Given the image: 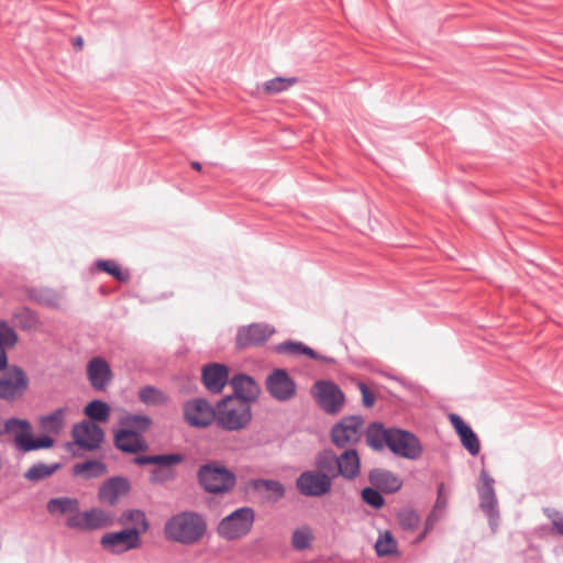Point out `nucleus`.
<instances>
[{
  "label": "nucleus",
  "instance_id": "nucleus-1",
  "mask_svg": "<svg viewBox=\"0 0 563 563\" xmlns=\"http://www.w3.org/2000/svg\"><path fill=\"white\" fill-rule=\"evenodd\" d=\"M206 531L203 519L194 512H181L172 517L166 526L165 533L168 539L190 544L197 542Z\"/></svg>",
  "mask_w": 563,
  "mask_h": 563
},
{
  "label": "nucleus",
  "instance_id": "nucleus-2",
  "mask_svg": "<svg viewBox=\"0 0 563 563\" xmlns=\"http://www.w3.org/2000/svg\"><path fill=\"white\" fill-rule=\"evenodd\" d=\"M251 407L247 401L240 398L227 397L217 406L216 421L225 430H239L250 422Z\"/></svg>",
  "mask_w": 563,
  "mask_h": 563
},
{
  "label": "nucleus",
  "instance_id": "nucleus-3",
  "mask_svg": "<svg viewBox=\"0 0 563 563\" xmlns=\"http://www.w3.org/2000/svg\"><path fill=\"white\" fill-rule=\"evenodd\" d=\"M4 432L13 437L15 446L23 452L47 449L54 444V440L48 435L33 438L32 426L24 419L11 418L7 420Z\"/></svg>",
  "mask_w": 563,
  "mask_h": 563
},
{
  "label": "nucleus",
  "instance_id": "nucleus-4",
  "mask_svg": "<svg viewBox=\"0 0 563 563\" xmlns=\"http://www.w3.org/2000/svg\"><path fill=\"white\" fill-rule=\"evenodd\" d=\"M253 521V510L249 507L240 508L221 520L218 531L228 540L239 539L251 530Z\"/></svg>",
  "mask_w": 563,
  "mask_h": 563
},
{
  "label": "nucleus",
  "instance_id": "nucleus-5",
  "mask_svg": "<svg viewBox=\"0 0 563 563\" xmlns=\"http://www.w3.org/2000/svg\"><path fill=\"white\" fill-rule=\"evenodd\" d=\"M199 479L203 488L210 493H223L231 489L235 483L234 475L218 465H206L199 471Z\"/></svg>",
  "mask_w": 563,
  "mask_h": 563
},
{
  "label": "nucleus",
  "instance_id": "nucleus-6",
  "mask_svg": "<svg viewBox=\"0 0 563 563\" xmlns=\"http://www.w3.org/2000/svg\"><path fill=\"white\" fill-rule=\"evenodd\" d=\"M363 431L364 422L360 417H346L332 428L331 440L336 446L345 448L358 442Z\"/></svg>",
  "mask_w": 563,
  "mask_h": 563
},
{
  "label": "nucleus",
  "instance_id": "nucleus-7",
  "mask_svg": "<svg viewBox=\"0 0 563 563\" xmlns=\"http://www.w3.org/2000/svg\"><path fill=\"white\" fill-rule=\"evenodd\" d=\"M140 530L136 527L106 533L100 540L102 548L114 554L136 549L140 547Z\"/></svg>",
  "mask_w": 563,
  "mask_h": 563
},
{
  "label": "nucleus",
  "instance_id": "nucleus-8",
  "mask_svg": "<svg viewBox=\"0 0 563 563\" xmlns=\"http://www.w3.org/2000/svg\"><path fill=\"white\" fill-rule=\"evenodd\" d=\"M29 387V378L20 367H12L0 378V399L12 401L21 398Z\"/></svg>",
  "mask_w": 563,
  "mask_h": 563
},
{
  "label": "nucleus",
  "instance_id": "nucleus-9",
  "mask_svg": "<svg viewBox=\"0 0 563 563\" xmlns=\"http://www.w3.org/2000/svg\"><path fill=\"white\" fill-rule=\"evenodd\" d=\"M296 486L303 496L321 497L331 492L332 481L328 474L307 471L297 478Z\"/></svg>",
  "mask_w": 563,
  "mask_h": 563
},
{
  "label": "nucleus",
  "instance_id": "nucleus-10",
  "mask_svg": "<svg viewBox=\"0 0 563 563\" xmlns=\"http://www.w3.org/2000/svg\"><path fill=\"white\" fill-rule=\"evenodd\" d=\"M180 454H159L148 456H136L134 463L139 465L153 464L156 467L151 472V482L162 483L173 477L170 466L183 462Z\"/></svg>",
  "mask_w": 563,
  "mask_h": 563
},
{
  "label": "nucleus",
  "instance_id": "nucleus-11",
  "mask_svg": "<svg viewBox=\"0 0 563 563\" xmlns=\"http://www.w3.org/2000/svg\"><path fill=\"white\" fill-rule=\"evenodd\" d=\"M387 446L395 454L409 460H416L421 454L419 440L410 432L391 429Z\"/></svg>",
  "mask_w": 563,
  "mask_h": 563
},
{
  "label": "nucleus",
  "instance_id": "nucleus-12",
  "mask_svg": "<svg viewBox=\"0 0 563 563\" xmlns=\"http://www.w3.org/2000/svg\"><path fill=\"white\" fill-rule=\"evenodd\" d=\"M313 395L318 405L328 413H336L344 402V396L340 388L330 382H317L313 385Z\"/></svg>",
  "mask_w": 563,
  "mask_h": 563
},
{
  "label": "nucleus",
  "instance_id": "nucleus-13",
  "mask_svg": "<svg viewBox=\"0 0 563 563\" xmlns=\"http://www.w3.org/2000/svg\"><path fill=\"white\" fill-rule=\"evenodd\" d=\"M217 409H213L205 399L197 398L184 405V417L192 427H207L216 419Z\"/></svg>",
  "mask_w": 563,
  "mask_h": 563
},
{
  "label": "nucleus",
  "instance_id": "nucleus-14",
  "mask_svg": "<svg viewBox=\"0 0 563 563\" xmlns=\"http://www.w3.org/2000/svg\"><path fill=\"white\" fill-rule=\"evenodd\" d=\"M112 522L113 517L109 512L93 508L84 512L79 511L67 522V527L79 530H96L109 527Z\"/></svg>",
  "mask_w": 563,
  "mask_h": 563
},
{
  "label": "nucleus",
  "instance_id": "nucleus-15",
  "mask_svg": "<svg viewBox=\"0 0 563 563\" xmlns=\"http://www.w3.org/2000/svg\"><path fill=\"white\" fill-rule=\"evenodd\" d=\"M73 438L77 445L87 450L97 449L103 441V430L92 421H82L73 428Z\"/></svg>",
  "mask_w": 563,
  "mask_h": 563
},
{
  "label": "nucleus",
  "instance_id": "nucleus-16",
  "mask_svg": "<svg viewBox=\"0 0 563 563\" xmlns=\"http://www.w3.org/2000/svg\"><path fill=\"white\" fill-rule=\"evenodd\" d=\"M267 389L278 400H288L294 397L296 386L288 374L283 369H276L267 378Z\"/></svg>",
  "mask_w": 563,
  "mask_h": 563
},
{
  "label": "nucleus",
  "instance_id": "nucleus-17",
  "mask_svg": "<svg viewBox=\"0 0 563 563\" xmlns=\"http://www.w3.org/2000/svg\"><path fill=\"white\" fill-rule=\"evenodd\" d=\"M88 379L96 390H104L112 379V371L102 357H93L87 365Z\"/></svg>",
  "mask_w": 563,
  "mask_h": 563
},
{
  "label": "nucleus",
  "instance_id": "nucleus-18",
  "mask_svg": "<svg viewBox=\"0 0 563 563\" xmlns=\"http://www.w3.org/2000/svg\"><path fill=\"white\" fill-rule=\"evenodd\" d=\"M449 418L465 450L473 456L477 455L481 451V443L472 428L455 413H451Z\"/></svg>",
  "mask_w": 563,
  "mask_h": 563
},
{
  "label": "nucleus",
  "instance_id": "nucleus-19",
  "mask_svg": "<svg viewBox=\"0 0 563 563\" xmlns=\"http://www.w3.org/2000/svg\"><path fill=\"white\" fill-rule=\"evenodd\" d=\"M229 371L225 365L210 364L202 371V382L208 390L221 393L228 382Z\"/></svg>",
  "mask_w": 563,
  "mask_h": 563
},
{
  "label": "nucleus",
  "instance_id": "nucleus-20",
  "mask_svg": "<svg viewBox=\"0 0 563 563\" xmlns=\"http://www.w3.org/2000/svg\"><path fill=\"white\" fill-rule=\"evenodd\" d=\"M274 332L275 329L268 324H252L239 332L238 344L240 346L261 344L269 339Z\"/></svg>",
  "mask_w": 563,
  "mask_h": 563
},
{
  "label": "nucleus",
  "instance_id": "nucleus-21",
  "mask_svg": "<svg viewBox=\"0 0 563 563\" xmlns=\"http://www.w3.org/2000/svg\"><path fill=\"white\" fill-rule=\"evenodd\" d=\"M115 446L126 453L144 451L147 445L142 435L129 429L119 430L114 435Z\"/></svg>",
  "mask_w": 563,
  "mask_h": 563
},
{
  "label": "nucleus",
  "instance_id": "nucleus-22",
  "mask_svg": "<svg viewBox=\"0 0 563 563\" xmlns=\"http://www.w3.org/2000/svg\"><path fill=\"white\" fill-rule=\"evenodd\" d=\"M129 483L121 477H114L107 481L99 489V499L102 503L113 505L118 499L129 492Z\"/></svg>",
  "mask_w": 563,
  "mask_h": 563
},
{
  "label": "nucleus",
  "instance_id": "nucleus-23",
  "mask_svg": "<svg viewBox=\"0 0 563 563\" xmlns=\"http://www.w3.org/2000/svg\"><path fill=\"white\" fill-rule=\"evenodd\" d=\"M46 508L52 516H65L67 525L73 517L79 514V501L70 497L52 498Z\"/></svg>",
  "mask_w": 563,
  "mask_h": 563
},
{
  "label": "nucleus",
  "instance_id": "nucleus-24",
  "mask_svg": "<svg viewBox=\"0 0 563 563\" xmlns=\"http://www.w3.org/2000/svg\"><path fill=\"white\" fill-rule=\"evenodd\" d=\"M235 396L234 398L243 399L244 401H253L260 394V387L255 380L246 375H236L231 379Z\"/></svg>",
  "mask_w": 563,
  "mask_h": 563
},
{
  "label": "nucleus",
  "instance_id": "nucleus-25",
  "mask_svg": "<svg viewBox=\"0 0 563 563\" xmlns=\"http://www.w3.org/2000/svg\"><path fill=\"white\" fill-rule=\"evenodd\" d=\"M360 473V457L355 450L350 449L338 456V475L354 479Z\"/></svg>",
  "mask_w": 563,
  "mask_h": 563
},
{
  "label": "nucleus",
  "instance_id": "nucleus-26",
  "mask_svg": "<svg viewBox=\"0 0 563 563\" xmlns=\"http://www.w3.org/2000/svg\"><path fill=\"white\" fill-rule=\"evenodd\" d=\"M369 481L374 486L387 493L399 490L402 484L395 474L379 468L373 470L369 473Z\"/></svg>",
  "mask_w": 563,
  "mask_h": 563
},
{
  "label": "nucleus",
  "instance_id": "nucleus-27",
  "mask_svg": "<svg viewBox=\"0 0 563 563\" xmlns=\"http://www.w3.org/2000/svg\"><path fill=\"white\" fill-rule=\"evenodd\" d=\"M69 412L68 407H62L49 415L43 416L40 419L41 429L47 433H59L65 427V421Z\"/></svg>",
  "mask_w": 563,
  "mask_h": 563
},
{
  "label": "nucleus",
  "instance_id": "nucleus-28",
  "mask_svg": "<svg viewBox=\"0 0 563 563\" xmlns=\"http://www.w3.org/2000/svg\"><path fill=\"white\" fill-rule=\"evenodd\" d=\"M391 429H385L382 423L374 422L366 430V442L374 450H382L388 444Z\"/></svg>",
  "mask_w": 563,
  "mask_h": 563
},
{
  "label": "nucleus",
  "instance_id": "nucleus-29",
  "mask_svg": "<svg viewBox=\"0 0 563 563\" xmlns=\"http://www.w3.org/2000/svg\"><path fill=\"white\" fill-rule=\"evenodd\" d=\"M106 473V466L99 461L78 463L73 468V474L82 478L100 477Z\"/></svg>",
  "mask_w": 563,
  "mask_h": 563
},
{
  "label": "nucleus",
  "instance_id": "nucleus-30",
  "mask_svg": "<svg viewBox=\"0 0 563 563\" xmlns=\"http://www.w3.org/2000/svg\"><path fill=\"white\" fill-rule=\"evenodd\" d=\"M317 472L328 474L331 479L338 476V456L331 451L320 453L316 459Z\"/></svg>",
  "mask_w": 563,
  "mask_h": 563
},
{
  "label": "nucleus",
  "instance_id": "nucleus-31",
  "mask_svg": "<svg viewBox=\"0 0 563 563\" xmlns=\"http://www.w3.org/2000/svg\"><path fill=\"white\" fill-rule=\"evenodd\" d=\"M253 486L256 490L265 493L267 498L274 501L280 499L285 494L284 486L273 479H257L253 483Z\"/></svg>",
  "mask_w": 563,
  "mask_h": 563
},
{
  "label": "nucleus",
  "instance_id": "nucleus-32",
  "mask_svg": "<svg viewBox=\"0 0 563 563\" xmlns=\"http://www.w3.org/2000/svg\"><path fill=\"white\" fill-rule=\"evenodd\" d=\"M110 411V406L101 400H92L85 407V415L92 421H108Z\"/></svg>",
  "mask_w": 563,
  "mask_h": 563
},
{
  "label": "nucleus",
  "instance_id": "nucleus-33",
  "mask_svg": "<svg viewBox=\"0 0 563 563\" xmlns=\"http://www.w3.org/2000/svg\"><path fill=\"white\" fill-rule=\"evenodd\" d=\"M276 351L279 353H286L290 355H306L310 358L318 360L320 356L309 346L301 342H285L277 345Z\"/></svg>",
  "mask_w": 563,
  "mask_h": 563
},
{
  "label": "nucleus",
  "instance_id": "nucleus-34",
  "mask_svg": "<svg viewBox=\"0 0 563 563\" xmlns=\"http://www.w3.org/2000/svg\"><path fill=\"white\" fill-rule=\"evenodd\" d=\"M139 397L142 402L148 406H161L168 401V397L165 393L152 386L141 388Z\"/></svg>",
  "mask_w": 563,
  "mask_h": 563
},
{
  "label": "nucleus",
  "instance_id": "nucleus-35",
  "mask_svg": "<svg viewBox=\"0 0 563 563\" xmlns=\"http://www.w3.org/2000/svg\"><path fill=\"white\" fill-rule=\"evenodd\" d=\"M59 464H45V463H37L32 465L26 473L24 474V477L29 481H41L44 479L51 475H53L58 468Z\"/></svg>",
  "mask_w": 563,
  "mask_h": 563
},
{
  "label": "nucleus",
  "instance_id": "nucleus-36",
  "mask_svg": "<svg viewBox=\"0 0 563 563\" xmlns=\"http://www.w3.org/2000/svg\"><path fill=\"white\" fill-rule=\"evenodd\" d=\"M120 423L124 426V429L141 432L147 430L152 420L145 415H125L121 418Z\"/></svg>",
  "mask_w": 563,
  "mask_h": 563
},
{
  "label": "nucleus",
  "instance_id": "nucleus-37",
  "mask_svg": "<svg viewBox=\"0 0 563 563\" xmlns=\"http://www.w3.org/2000/svg\"><path fill=\"white\" fill-rule=\"evenodd\" d=\"M297 81L296 77H276L265 81L263 90L268 95L279 93L296 85Z\"/></svg>",
  "mask_w": 563,
  "mask_h": 563
},
{
  "label": "nucleus",
  "instance_id": "nucleus-38",
  "mask_svg": "<svg viewBox=\"0 0 563 563\" xmlns=\"http://www.w3.org/2000/svg\"><path fill=\"white\" fill-rule=\"evenodd\" d=\"M375 550L379 556L390 555L397 550V542L389 531L379 533L375 543Z\"/></svg>",
  "mask_w": 563,
  "mask_h": 563
},
{
  "label": "nucleus",
  "instance_id": "nucleus-39",
  "mask_svg": "<svg viewBox=\"0 0 563 563\" xmlns=\"http://www.w3.org/2000/svg\"><path fill=\"white\" fill-rule=\"evenodd\" d=\"M119 521L122 525H132V527H136L140 532L147 529L145 515L141 510H128L121 515Z\"/></svg>",
  "mask_w": 563,
  "mask_h": 563
},
{
  "label": "nucleus",
  "instance_id": "nucleus-40",
  "mask_svg": "<svg viewBox=\"0 0 563 563\" xmlns=\"http://www.w3.org/2000/svg\"><path fill=\"white\" fill-rule=\"evenodd\" d=\"M97 267L110 274L119 282H126L130 277L126 271H122L121 267L114 261H99Z\"/></svg>",
  "mask_w": 563,
  "mask_h": 563
},
{
  "label": "nucleus",
  "instance_id": "nucleus-41",
  "mask_svg": "<svg viewBox=\"0 0 563 563\" xmlns=\"http://www.w3.org/2000/svg\"><path fill=\"white\" fill-rule=\"evenodd\" d=\"M312 541V532L309 528L302 527L292 533V547L296 550H305L310 547Z\"/></svg>",
  "mask_w": 563,
  "mask_h": 563
},
{
  "label": "nucleus",
  "instance_id": "nucleus-42",
  "mask_svg": "<svg viewBox=\"0 0 563 563\" xmlns=\"http://www.w3.org/2000/svg\"><path fill=\"white\" fill-rule=\"evenodd\" d=\"M18 342V334L7 322L0 321V343L5 347H13Z\"/></svg>",
  "mask_w": 563,
  "mask_h": 563
},
{
  "label": "nucleus",
  "instance_id": "nucleus-43",
  "mask_svg": "<svg viewBox=\"0 0 563 563\" xmlns=\"http://www.w3.org/2000/svg\"><path fill=\"white\" fill-rule=\"evenodd\" d=\"M18 318H20V324L23 329L32 330L36 329L40 324V321L36 317V314L31 311L30 309H22L18 314Z\"/></svg>",
  "mask_w": 563,
  "mask_h": 563
},
{
  "label": "nucleus",
  "instance_id": "nucleus-44",
  "mask_svg": "<svg viewBox=\"0 0 563 563\" xmlns=\"http://www.w3.org/2000/svg\"><path fill=\"white\" fill-rule=\"evenodd\" d=\"M362 498L367 505L376 509H379L384 506L383 496L380 495V493L373 488H364L362 490Z\"/></svg>",
  "mask_w": 563,
  "mask_h": 563
},
{
  "label": "nucleus",
  "instance_id": "nucleus-45",
  "mask_svg": "<svg viewBox=\"0 0 563 563\" xmlns=\"http://www.w3.org/2000/svg\"><path fill=\"white\" fill-rule=\"evenodd\" d=\"M401 523L407 529H413L419 521L418 516L412 511H404V514L400 515Z\"/></svg>",
  "mask_w": 563,
  "mask_h": 563
},
{
  "label": "nucleus",
  "instance_id": "nucleus-46",
  "mask_svg": "<svg viewBox=\"0 0 563 563\" xmlns=\"http://www.w3.org/2000/svg\"><path fill=\"white\" fill-rule=\"evenodd\" d=\"M41 300L53 308H59L62 302L60 296L53 291L44 294Z\"/></svg>",
  "mask_w": 563,
  "mask_h": 563
},
{
  "label": "nucleus",
  "instance_id": "nucleus-47",
  "mask_svg": "<svg viewBox=\"0 0 563 563\" xmlns=\"http://www.w3.org/2000/svg\"><path fill=\"white\" fill-rule=\"evenodd\" d=\"M495 504H496V501H495L494 494H493L492 489H489L482 497V506L484 508H486L488 511H493L495 509Z\"/></svg>",
  "mask_w": 563,
  "mask_h": 563
},
{
  "label": "nucleus",
  "instance_id": "nucleus-48",
  "mask_svg": "<svg viewBox=\"0 0 563 563\" xmlns=\"http://www.w3.org/2000/svg\"><path fill=\"white\" fill-rule=\"evenodd\" d=\"M360 388H361L364 406L372 407L375 402V398H374L373 394L368 390V388L364 384H361Z\"/></svg>",
  "mask_w": 563,
  "mask_h": 563
},
{
  "label": "nucleus",
  "instance_id": "nucleus-49",
  "mask_svg": "<svg viewBox=\"0 0 563 563\" xmlns=\"http://www.w3.org/2000/svg\"><path fill=\"white\" fill-rule=\"evenodd\" d=\"M552 523L555 530L563 536V516L555 514L552 518Z\"/></svg>",
  "mask_w": 563,
  "mask_h": 563
},
{
  "label": "nucleus",
  "instance_id": "nucleus-50",
  "mask_svg": "<svg viewBox=\"0 0 563 563\" xmlns=\"http://www.w3.org/2000/svg\"><path fill=\"white\" fill-rule=\"evenodd\" d=\"M7 363H8V360H7L4 346L0 343V371L5 368Z\"/></svg>",
  "mask_w": 563,
  "mask_h": 563
},
{
  "label": "nucleus",
  "instance_id": "nucleus-51",
  "mask_svg": "<svg viewBox=\"0 0 563 563\" xmlns=\"http://www.w3.org/2000/svg\"><path fill=\"white\" fill-rule=\"evenodd\" d=\"M73 46L75 49L80 51L84 47V38L81 36H76L73 38Z\"/></svg>",
  "mask_w": 563,
  "mask_h": 563
},
{
  "label": "nucleus",
  "instance_id": "nucleus-52",
  "mask_svg": "<svg viewBox=\"0 0 563 563\" xmlns=\"http://www.w3.org/2000/svg\"><path fill=\"white\" fill-rule=\"evenodd\" d=\"M433 523H434L433 519H428V520H427L424 532L422 533V536H420V537L418 538V540H417V541H421V540L424 538V536L427 534V532H428L430 529H432Z\"/></svg>",
  "mask_w": 563,
  "mask_h": 563
},
{
  "label": "nucleus",
  "instance_id": "nucleus-53",
  "mask_svg": "<svg viewBox=\"0 0 563 563\" xmlns=\"http://www.w3.org/2000/svg\"><path fill=\"white\" fill-rule=\"evenodd\" d=\"M191 167L195 169V170H198L200 172L201 170V164L199 162H192L191 163Z\"/></svg>",
  "mask_w": 563,
  "mask_h": 563
},
{
  "label": "nucleus",
  "instance_id": "nucleus-54",
  "mask_svg": "<svg viewBox=\"0 0 563 563\" xmlns=\"http://www.w3.org/2000/svg\"><path fill=\"white\" fill-rule=\"evenodd\" d=\"M442 488H443V486H441V487H440V490H439L438 504H440V500H441Z\"/></svg>",
  "mask_w": 563,
  "mask_h": 563
}]
</instances>
